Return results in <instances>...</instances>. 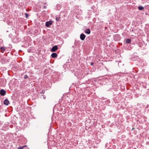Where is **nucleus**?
I'll return each instance as SVG.
<instances>
[{"mask_svg":"<svg viewBox=\"0 0 149 149\" xmlns=\"http://www.w3.org/2000/svg\"><path fill=\"white\" fill-rule=\"evenodd\" d=\"M45 93V90H42V91L40 93V94H44Z\"/></svg>","mask_w":149,"mask_h":149,"instance_id":"obj_16","label":"nucleus"},{"mask_svg":"<svg viewBox=\"0 0 149 149\" xmlns=\"http://www.w3.org/2000/svg\"><path fill=\"white\" fill-rule=\"evenodd\" d=\"M9 36L11 38L12 36V34H10L9 35Z\"/></svg>","mask_w":149,"mask_h":149,"instance_id":"obj_19","label":"nucleus"},{"mask_svg":"<svg viewBox=\"0 0 149 149\" xmlns=\"http://www.w3.org/2000/svg\"><path fill=\"white\" fill-rule=\"evenodd\" d=\"M44 7L45 8H46V6H44Z\"/></svg>","mask_w":149,"mask_h":149,"instance_id":"obj_21","label":"nucleus"},{"mask_svg":"<svg viewBox=\"0 0 149 149\" xmlns=\"http://www.w3.org/2000/svg\"><path fill=\"white\" fill-rule=\"evenodd\" d=\"M93 62H91V64H90L91 65V66H92V65H93Z\"/></svg>","mask_w":149,"mask_h":149,"instance_id":"obj_20","label":"nucleus"},{"mask_svg":"<svg viewBox=\"0 0 149 149\" xmlns=\"http://www.w3.org/2000/svg\"><path fill=\"white\" fill-rule=\"evenodd\" d=\"M52 22H53L52 21L46 22H45V25L46 26L49 27L52 24Z\"/></svg>","mask_w":149,"mask_h":149,"instance_id":"obj_2","label":"nucleus"},{"mask_svg":"<svg viewBox=\"0 0 149 149\" xmlns=\"http://www.w3.org/2000/svg\"><path fill=\"white\" fill-rule=\"evenodd\" d=\"M28 78V76L27 75H25L24 76V79H26Z\"/></svg>","mask_w":149,"mask_h":149,"instance_id":"obj_15","label":"nucleus"},{"mask_svg":"<svg viewBox=\"0 0 149 149\" xmlns=\"http://www.w3.org/2000/svg\"><path fill=\"white\" fill-rule=\"evenodd\" d=\"M56 20L57 21H59L60 20V17H56Z\"/></svg>","mask_w":149,"mask_h":149,"instance_id":"obj_12","label":"nucleus"},{"mask_svg":"<svg viewBox=\"0 0 149 149\" xmlns=\"http://www.w3.org/2000/svg\"><path fill=\"white\" fill-rule=\"evenodd\" d=\"M9 103V101L7 99H5L4 101V104L6 105H8Z\"/></svg>","mask_w":149,"mask_h":149,"instance_id":"obj_6","label":"nucleus"},{"mask_svg":"<svg viewBox=\"0 0 149 149\" xmlns=\"http://www.w3.org/2000/svg\"><path fill=\"white\" fill-rule=\"evenodd\" d=\"M138 9L139 10H143L144 9V7L142 6H139L138 7Z\"/></svg>","mask_w":149,"mask_h":149,"instance_id":"obj_10","label":"nucleus"},{"mask_svg":"<svg viewBox=\"0 0 149 149\" xmlns=\"http://www.w3.org/2000/svg\"><path fill=\"white\" fill-rule=\"evenodd\" d=\"M25 17L26 18H27L28 17V14L27 13H25Z\"/></svg>","mask_w":149,"mask_h":149,"instance_id":"obj_17","label":"nucleus"},{"mask_svg":"<svg viewBox=\"0 0 149 149\" xmlns=\"http://www.w3.org/2000/svg\"><path fill=\"white\" fill-rule=\"evenodd\" d=\"M85 32L86 34H90L91 33V31L90 29L89 28H88L86 29L85 31Z\"/></svg>","mask_w":149,"mask_h":149,"instance_id":"obj_8","label":"nucleus"},{"mask_svg":"<svg viewBox=\"0 0 149 149\" xmlns=\"http://www.w3.org/2000/svg\"><path fill=\"white\" fill-rule=\"evenodd\" d=\"M42 96H43L44 99L45 100L46 98V96L44 95H42Z\"/></svg>","mask_w":149,"mask_h":149,"instance_id":"obj_18","label":"nucleus"},{"mask_svg":"<svg viewBox=\"0 0 149 149\" xmlns=\"http://www.w3.org/2000/svg\"><path fill=\"white\" fill-rule=\"evenodd\" d=\"M0 49L2 50L1 52H3L6 50L5 48L4 47H1L0 48Z\"/></svg>","mask_w":149,"mask_h":149,"instance_id":"obj_11","label":"nucleus"},{"mask_svg":"<svg viewBox=\"0 0 149 149\" xmlns=\"http://www.w3.org/2000/svg\"><path fill=\"white\" fill-rule=\"evenodd\" d=\"M58 48V47L57 46H54L52 48L51 51L52 52H55L57 49Z\"/></svg>","mask_w":149,"mask_h":149,"instance_id":"obj_4","label":"nucleus"},{"mask_svg":"<svg viewBox=\"0 0 149 149\" xmlns=\"http://www.w3.org/2000/svg\"><path fill=\"white\" fill-rule=\"evenodd\" d=\"M86 37L85 35L83 33H82L80 35V38L81 40H84Z\"/></svg>","mask_w":149,"mask_h":149,"instance_id":"obj_5","label":"nucleus"},{"mask_svg":"<svg viewBox=\"0 0 149 149\" xmlns=\"http://www.w3.org/2000/svg\"><path fill=\"white\" fill-rule=\"evenodd\" d=\"M26 147V146H23L22 147H19L17 148V149H23L25 147Z\"/></svg>","mask_w":149,"mask_h":149,"instance_id":"obj_13","label":"nucleus"},{"mask_svg":"<svg viewBox=\"0 0 149 149\" xmlns=\"http://www.w3.org/2000/svg\"><path fill=\"white\" fill-rule=\"evenodd\" d=\"M6 93V91L2 89L0 91V94L2 96H4L5 95Z\"/></svg>","mask_w":149,"mask_h":149,"instance_id":"obj_3","label":"nucleus"},{"mask_svg":"<svg viewBox=\"0 0 149 149\" xmlns=\"http://www.w3.org/2000/svg\"><path fill=\"white\" fill-rule=\"evenodd\" d=\"M13 41H14L15 42H17V39L16 38V39L15 38H14L12 39Z\"/></svg>","mask_w":149,"mask_h":149,"instance_id":"obj_14","label":"nucleus"},{"mask_svg":"<svg viewBox=\"0 0 149 149\" xmlns=\"http://www.w3.org/2000/svg\"><path fill=\"white\" fill-rule=\"evenodd\" d=\"M131 42V39L129 38H127L125 40V43H130Z\"/></svg>","mask_w":149,"mask_h":149,"instance_id":"obj_9","label":"nucleus"},{"mask_svg":"<svg viewBox=\"0 0 149 149\" xmlns=\"http://www.w3.org/2000/svg\"><path fill=\"white\" fill-rule=\"evenodd\" d=\"M121 37L118 34H116L114 36V39L116 41H118L120 40Z\"/></svg>","mask_w":149,"mask_h":149,"instance_id":"obj_1","label":"nucleus"},{"mask_svg":"<svg viewBox=\"0 0 149 149\" xmlns=\"http://www.w3.org/2000/svg\"><path fill=\"white\" fill-rule=\"evenodd\" d=\"M51 56L52 58H56L57 57V54L56 53H53L52 54Z\"/></svg>","mask_w":149,"mask_h":149,"instance_id":"obj_7","label":"nucleus"},{"mask_svg":"<svg viewBox=\"0 0 149 149\" xmlns=\"http://www.w3.org/2000/svg\"><path fill=\"white\" fill-rule=\"evenodd\" d=\"M134 129V128H132V129Z\"/></svg>","mask_w":149,"mask_h":149,"instance_id":"obj_22","label":"nucleus"}]
</instances>
